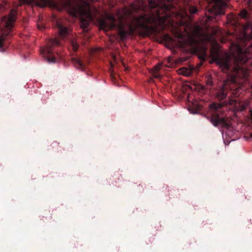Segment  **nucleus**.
I'll return each instance as SVG.
<instances>
[{"mask_svg": "<svg viewBox=\"0 0 252 252\" xmlns=\"http://www.w3.org/2000/svg\"><path fill=\"white\" fill-rule=\"evenodd\" d=\"M141 6H145L143 0H138ZM150 11L138 16L131 10H118L116 17L112 14L106 15L107 21L100 22V28L105 31L116 29L120 38L125 40L135 31L144 35L158 32L166 27V21L172 15L174 8L169 0H147Z\"/></svg>", "mask_w": 252, "mask_h": 252, "instance_id": "f257e3e1", "label": "nucleus"}, {"mask_svg": "<svg viewBox=\"0 0 252 252\" xmlns=\"http://www.w3.org/2000/svg\"><path fill=\"white\" fill-rule=\"evenodd\" d=\"M211 56L213 62H215L223 72L228 70H233L234 74L224 81L222 86L216 93V97L220 101L226 98L228 92H231L232 94L236 96L239 91L237 86L236 77L242 76H246L247 75L246 69L241 65L245 63L248 61V58L245 57V53L243 50L239 49L238 56L235 58V62L237 63L234 67H231L230 65V58L228 54L221 56L219 49L213 48L211 50Z\"/></svg>", "mask_w": 252, "mask_h": 252, "instance_id": "f03ea898", "label": "nucleus"}, {"mask_svg": "<svg viewBox=\"0 0 252 252\" xmlns=\"http://www.w3.org/2000/svg\"><path fill=\"white\" fill-rule=\"evenodd\" d=\"M44 5L48 4L50 7L59 11L65 10L73 17H78L80 27L84 31L87 30L91 21L93 20V14L89 2L85 0H43Z\"/></svg>", "mask_w": 252, "mask_h": 252, "instance_id": "7ed1b4c3", "label": "nucleus"}, {"mask_svg": "<svg viewBox=\"0 0 252 252\" xmlns=\"http://www.w3.org/2000/svg\"><path fill=\"white\" fill-rule=\"evenodd\" d=\"M17 11L12 9L8 16L2 17L0 22V51L3 52L6 47V42L12 36V29L14 25Z\"/></svg>", "mask_w": 252, "mask_h": 252, "instance_id": "20e7f679", "label": "nucleus"}, {"mask_svg": "<svg viewBox=\"0 0 252 252\" xmlns=\"http://www.w3.org/2000/svg\"><path fill=\"white\" fill-rule=\"evenodd\" d=\"M227 4L224 0H210L208 2L207 22L212 21L216 16L224 14Z\"/></svg>", "mask_w": 252, "mask_h": 252, "instance_id": "39448f33", "label": "nucleus"}, {"mask_svg": "<svg viewBox=\"0 0 252 252\" xmlns=\"http://www.w3.org/2000/svg\"><path fill=\"white\" fill-rule=\"evenodd\" d=\"M222 105L220 103H213L210 105V108L212 110L211 122L213 125L217 126H221L223 127L227 126V123L224 118L220 117V113L221 112V109Z\"/></svg>", "mask_w": 252, "mask_h": 252, "instance_id": "423d86ee", "label": "nucleus"}, {"mask_svg": "<svg viewBox=\"0 0 252 252\" xmlns=\"http://www.w3.org/2000/svg\"><path fill=\"white\" fill-rule=\"evenodd\" d=\"M60 45L61 43L58 39H51L48 42L47 47L40 50L41 54H43L48 63H54L57 62V59L54 54L52 48L54 46Z\"/></svg>", "mask_w": 252, "mask_h": 252, "instance_id": "0eeeda50", "label": "nucleus"}, {"mask_svg": "<svg viewBox=\"0 0 252 252\" xmlns=\"http://www.w3.org/2000/svg\"><path fill=\"white\" fill-rule=\"evenodd\" d=\"M56 27L58 29L59 36L62 39H65L69 35L70 31L66 22L58 19L56 22Z\"/></svg>", "mask_w": 252, "mask_h": 252, "instance_id": "6e6552de", "label": "nucleus"}, {"mask_svg": "<svg viewBox=\"0 0 252 252\" xmlns=\"http://www.w3.org/2000/svg\"><path fill=\"white\" fill-rule=\"evenodd\" d=\"M198 45V41L193 36H189L184 41L182 44L183 47L189 46L191 48L195 49Z\"/></svg>", "mask_w": 252, "mask_h": 252, "instance_id": "1a4fd4ad", "label": "nucleus"}, {"mask_svg": "<svg viewBox=\"0 0 252 252\" xmlns=\"http://www.w3.org/2000/svg\"><path fill=\"white\" fill-rule=\"evenodd\" d=\"M184 13L187 15L188 14V11L190 14H194L197 13L198 9L196 5H193L188 2L185 4V8L183 9Z\"/></svg>", "mask_w": 252, "mask_h": 252, "instance_id": "9d476101", "label": "nucleus"}, {"mask_svg": "<svg viewBox=\"0 0 252 252\" xmlns=\"http://www.w3.org/2000/svg\"><path fill=\"white\" fill-rule=\"evenodd\" d=\"M72 62L77 68L80 69L82 70L85 69L86 65L81 59L79 58H73Z\"/></svg>", "mask_w": 252, "mask_h": 252, "instance_id": "9b49d317", "label": "nucleus"}, {"mask_svg": "<svg viewBox=\"0 0 252 252\" xmlns=\"http://www.w3.org/2000/svg\"><path fill=\"white\" fill-rule=\"evenodd\" d=\"M71 48L74 52H76L79 48V43L76 39L73 37L69 38Z\"/></svg>", "mask_w": 252, "mask_h": 252, "instance_id": "f8f14e48", "label": "nucleus"}, {"mask_svg": "<svg viewBox=\"0 0 252 252\" xmlns=\"http://www.w3.org/2000/svg\"><path fill=\"white\" fill-rule=\"evenodd\" d=\"M161 69V65H156L153 69V72H152V76L154 78H157V79H159L161 77L160 74L158 73L159 70Z\"/></svg>", "mask_w": 252, "mask_h": 252, "instance_id": "ddd939ff", "label": "nucleus"}, {"mask_svg": "<svg viewBox=\"0 0 252 252\" xmlns=\"http://www.w3.org/2000/svg\"><path fill=\"white\" fill-rule=\"evenodd\" d=\"M239 15L241 18L245 19L248 17V13L247 10L243 9L240 12Z\"/></svg>", "mask_w": 252, "mask_h": 252, "instance_id": "4468645a", "label": "nucleus"}, {"mask_svg": "<svg viewBox=\"0 0 252 252\" xmlns=\"http://www.w3.org/2000/svg\"><path fill=\"white\" fill-rule=\"evenodd\" d=\"M206 84L208 87L212 86L213 82L211 77H209L206 81Z\"/></svg>", "mask_w": 252, "mask_h": 252, "instance_id": "2eb2a0df", "label": "nucleus"}, {"mask_svg": "<svg viewBox=\"0 0 252 252\" xmlns=\"http://www.w3.org/2000/svg\"><path fill=\"white\" fill-rule=\"evenodd\" d=\"M58 145H59V143H58V142H53L52 143V145H52V146L53 147H55V146H58Z\"/></svg>", "mask_w": 252, "mask_h": 252, "instance_id": "dca6fc26", "label": "nucleus"}, {"mask_svg": "<svg viewBox=\"0 0 252 252\" xmlns=\"http://www.w3.org/2000/svg\"><path fill=\"white\" fill-rule=\"evenodd\" d=\"M3 8V6L2 5H0V12L2 10V9Z\"/></svg>", "mask_w": 252, "mask_h": 252, "instance_id": "f3484780", "label": "nucleus"}, {"mask_svg": "<svg viewBox=\"0 0 252 252\" xmlns=\"http://www.w3.org/2000/svg\"><path fill=\"white\" fill-rule=\"evenodd\" d=\"M186 60H187L186 59H184V58L182 59L181 62H184V61H186Z\"/></svg>", "mask_w": 252, "mask_h": 252, "instance_id": "a211bd4d", "label": "nucleus"}, {"mask_svg": "<svg viewBox=\"0 0 252 252\" xmlns=\"http://www.w3.org/2000/svg\"><path fill=\"white\" fill-rule=\"evenodd\" d=\"M111 79H115V78H114V76H113V75L112 74H111Z\"/></svg>", "mask_w": 252, "mask_h": 252, "instance_id": "6ab92c4d", "label": "nucleus"}, {"mask_svg": "<svg viewBox=\"0 0 252 252\" xmlns=\"http://www.w3.org/2000/svg\"><path fill=\"white\" fill-rule=\"evenodd\" d=\"M251 136L252 137V133L251 134Z\"/></svg>", "mask_w": 252, "mask_h": 252, "instance_id": "aec40b11", "label": "nucleus"}]
</instances>
